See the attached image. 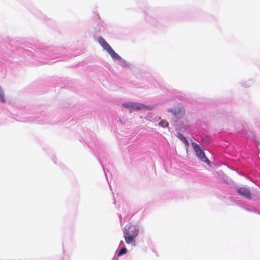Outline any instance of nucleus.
I'll return each instance as SVG.
<instances>
[{"mask_svg": "<svg viewBox=\"0 0 260 260\" xmlns=\"http://www.w3.org/2000/svg\"><path fill=\"white\" fill-rule=\"evenodd\" d=\"M178 138L181 140L186 145H188V142L185 137H184L181 134L178 133L177 134Z\"/></svg>", "mask_w": 260, "mask_h": 260, "instance_id": "nucleus-8", "label": "nucleus"}, {"mask_svg": "<svg viewBox=\"0 0 260 260\" xmlns=\"http://www.w3.org/2000/svg\"><path fill=\"white\" fill-rule=\"evenodd\" d=\"M168 111L173 113V114L177 119L181 118L184 115V111L180 108H176L175 109H169Z\"/></svg>", "mask_w": 260, "mask_h": 260, "instance_id": "nucleus-3", "label": "nucleus"}, {"mask_svg": "<svg viewBox=\"0 0 260 260\" xmlns=\"http://www.w3.org/2000/svg\"><path fill=\"white\" fill-rule=\"evenodd\" d=\"M210 140V138L208 136H206L203 140V142L204 143L208 144L209 143V141Z\"/></svg>", "mask_w": 260, "mask_h": 260, "instance_id": "nucleus-11", "label": "nucleus"}, {"mask_svg": "<svg viewBox=\"0 0 260 260\" xmlns=\"http://www.w3.org/2000/svg\"><path fill=\"white\" fill-rule=\"evenodd\" d=\"M135 238V236H124L125 242L127 244H131V243H133L134 241Z\"/></svg>", "mask_w": 260, "mask_h": 260, "instance_id": "nucleus-7", "label": "nucleus"}, {"mask_svg": "<svg viewBox=\"0 0 260 260\" xmlns=\"http://www.w3.org/2000/svg\"><path fill=\"white\" fill-rule=\"evenodd\" d=\"M127 252V249L125 247L122 248L118 252V255L121 256V255L125 254Z\"/></svg>", "mask_w": 260, "mask_h": 260, "instance_id": "nucleus-10", "label": "nucleus"}, {"mask_svg": "<svg viewBox=\"0 0 260 260\" xmlns=\"http://www.w3.org/2000/svg\"><path fill=\"white\" fill-rule=\"evenodd\" d=\"M238 192L240 195L248 199H251V194L248 188L244 187H241L238 189Z\"/></svg>", "mask_w": 260, "mask_h": 260, "instance_id": "nucleus-4", "label": "nucleus"}, {"mask_svg": "<svg viewBox=\"0 0 260 260\" xmlns=\"http://www.w3.org/2000/svg\"><path fill=\"white\" fill-rule=\"evenodd\" d=\"M159 125L162 127H166L168 126L169 123L166 120H162L159 122Z\"/></svg>", "mask_w": 260, "mask_h": 260, "instance_id": "nucleus-9", "label": "nucleus"}, {"mask_svg": "<svg viewBox=\"0 0 260 260\" xmlns=\"http://www.w3.org/2000/svg\"><path fill=\"white\" fill-rule=\"evenodd\" d=\"M191 145L196 152L197 156L203 161L206 162L209 164L210 163V161L205 155L204 152L200 146L196 143H192Z\"/></svg>", "mask_w": 260, "mask_h": 260, "instance_id": "nucleus-1", "label": "nucleus"}, {"mask_svg": "<svg viewBox=\"0 0 260 260\" xmlns=\"http://www.w3.org/2000/svg\"><path fill=\"white\" fill-rule=\"evenodd\" d=\"M122 106L123 107L128 109L130 112H132L133 111L144 109H146L147 107V106L144 104L134 102H128L127 103H124L123 104Z\"/></svg>", "mask_w": 260, "mask_h": 260, "instance_id": "nucleus-2", "label": "nucleus"}, {"mask_svg": "<svg viewBox=\"0 0 260 260\" xmlns=\"http://www.w3.org/2000/svg\"><path fill=\"white\" fill-rule=\"evenodd\" d=\"M98 42L107 51L110 49L111 47L109 44L105 40L104 38L100 37L98 38Z\"/></svg>", "mask_w": 260, "mask_h": 260, "instance_id": "nucleus-5", "label": "nucleus"}, {"mask_svg": "<svg viewBox=\"0 0 260 260\" xmlns=\"http://www.w3.org/2000/svg\"><path fill=\"white\" fill-rule=\"evenodd\" d=\"M108 53L111 55V56L114 59L119 60L121 59L120 56L118 55L112 48L109 49L107 51Z\"/></svg>", "mask_w": 260, "mask_h": 260, "instance_id": "nucleus-6", "label": "nucleus"}]
</instances>
